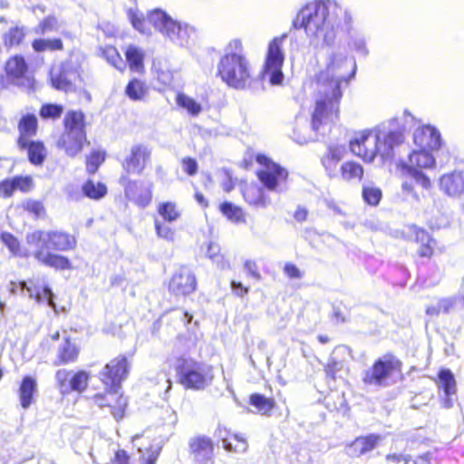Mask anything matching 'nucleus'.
<instances>
[{
	"mask_svg": "<svg viewBox=\"0 0 464 464\" xmlns=\"http://www.w3.org/2000/svg\"><path fill=\"white\" fill-rule=\"evenodd\" d=\"M189 454L197 464H207L213 458L214 445L207 436H196L188 441Z\"/></svg>",
	"mask_w": 464,
	"mask_h": 464,
	"instance_id": "obj_17",
	"label": "nucleus"
},
{
	"mask_svg": "<svg viewBox=\"0 0 464 464\" xmlns=\"http://www.w3.org/2000/svg\"><path fill=\"white\" fill-rule=\"evenodd\" d=\"M130 364L125 356H118L111 360L100 372V380L105 385L106 389L114 391V395L118 392L122 381L129 374Z\"/></svg>",
	"mask_w": 464,
	"mask_h": 464,
	"instance_id": "obj_12",
	"label": "nucleus"
},
{
	"mask_svg": "<svg viewBox=\"0 0 464 464\" xmlns=\"http://www.w3.org/2000/svg\"><path fill=\"white\" fill-rule=\"evenodd\" d=\"M64 132L61 135L57 145L64 149L70 157L76 156L82 149L86 140L84 130V115L81 111H69L64 117Z\"/></svg>",
	"mask_w": 464,
	"mask_h": 464,
	"instance_id": "obj_8",
	"label": "nucleus"
},
{
	"mask_svg": "<svg viewBox=\"0 0 464 464\" xmlns=\"http://www.w3.org/2000/svg\"><path fill=\"white\" fill-rule=\"evenodd\" d=\"M15 190L14 179H6L0 183V194L4 197H9Z\"/></svg>",
	"mask_w": 464,
	"mask_h": 464,
	"instance_id": "obj_62",
	"label": "nucleus"
},
{
	"mask_svg": "<svg viewBox=\"0 0 464 464\" xmlns=\"http://www.w3.org/2000/svg\"><path fill=\"white\" fill-rule=\"evenodd\" d=\"M107 390V394H96L93 397L95 404L99 407L109 406L111 408V414L119 420L124 417V411L127 406V400L119 392L114 395V391Z\"/></svg>",
	"mask_w": 464,
	"mask_h": 464,
	"instance_id": "obj_21",
	"label": "nucleus"
},
{
	"mask_svg": "<svg viewBox=\"0 0 464 464\" xmlns=\"http://www.w3.org/2000/svg\"><path fill=\"white\" fill-rule=\"evenodd\" d=\"M21 150H26L28 159L34 165H42L46 157V149L41 141L28 140L24 146H19Z\"/></svg>",
	"mask_w": 464,
	"mask_h": 464,
	"instance_id": "obj_28",
	"label": "nucleus"
},
{
	"mask_svg": "<svg viewBox=\"0 0 464 464\" xmlns=\"http://www.w3.org/2000/svg\"><path fill=\"white\" fill-rule=\"evenodd\" d=\"M439 386L443 389L447 396L456 392V381L450 370L444 369L439 372Z\"/></svg>",
	"mask_w": 464,
	"mask_h": 464,
	"instance_id": "obj_41",
	"label": "nucleus"
},
{
	"mask_svg": "<svg viewBox=\"0 0 464 464\" xmlns=\"http://www.w3.org/2000/svg\"><path fill=\"white\" fill-rule=\"evenodd\" d=\"M242 193L245 200L250 205L264 208L268 204L264 197L263 190L256 185H246Z\"/></svg>",
	"mask_w": 464,
	"mask_h": 464,
	"instance_id": "obj_33",
	"label": "nucleus"
},
{
	"mask_svg": "<svg viewBox=\"0 0 464 464\" xmlns=\"http://www.w3.org/2000/svg\"><path fill=\"white\" fill-rule=\"evenodd\" d=\"M5 72L13 81H17L16 83L21 84L19 81L24 78L27 72V64L22 56L16 55L6 62Z\"/></svg>",
	"mask_w": 464,
	"mask_h": 464,
	"instance_id": "obj_29",
	"label": "nucleus"
},
{
	"mask_svg": "<svg viewBox=\"0 0 464 464\" xmlns=\"http://www.w3.org/2000/svg\"><path fill=\"white\" fill-rule=\"evenodd\" d=\"M158 212L168 222L176 221L180 216L176 204L173 202L160 203L158 207Z\"/></svg>",
	"mask_w": 464,
	"mask_h": 464,
	"instance_id": "obj_43",
	"label": "nucleus"
},
{
	"mask_svg": "<svg viewBox=\"0 0 464 464\" xmlns=\"http://www.w3.org/2000/svg\"><path fill=\"white\" fill-rule=\"evenodd\" d=\"M346 149L343 145L333 144L327 149V152L321 159L322 164L328 171L329 175L334 172L337 164L344 157Z\"/></svg>",
	"mask_w": 464,
	"mask_h": 464,
	"instance_id": "obj_26",
	"label": "nucleus"
},
{
	"mask_svg": "<svg viewBox=\"0 0 464 464\" xmlns=\"http://www.w3.org/2000/svg\"><path fill=\"white\" fill-rule=\"evenodd\" d=\"M342 367V362L336 361L334 358H330L327 364L325 365L326 375L332 379H334L336 372H339Z\"/></svg>",
	"mask_w": 464,
	"mask_h": 464,
	"instance_id": "obj_58",
	"label": "nucleus"
},
{
	"mask_svg": "<svg viewBox=\"0 0 464 464\" xmlns=\"http://www.w3.org/2000/svg\"><path fill=\"white\" fill-rule=\"evenodd\" d=\"M440 189L450 198L464 197V170L443 174L439 180Z\"/></svg>",
	"mask_w": 464,
	"mask_h": 464,
	"instance_id": "obj_18",
	"label": "nucleus"
},
{
	"mask_svg": "<svg viewBox=\"0 0 464 464\" xmlns=\"http://www.w3.org/2000/svg\"><path fill=\"white\" fill-rule=\"evenodd\" d=\"M37 119L34 115H25L22 117L18 124L20 136L18 146H24L25 141L36 133Z\"/></svg>",
	"mask_w": 464,
	"mask_h": 464,
	"instance_id": "obj_27",
	"label": "nucleus"
},
{
	"mask_svg": "<svg viewBox=\"0 0 464 464\" xmlns=\"http://www.w3.org/2000/svg\"><path fill=\"white\" fill-rule=\"evenodd\" d=\"M219 246L214 243H210L208 247L207 255L208 256L216 262L220 269L225 270L229 268L228 262L225 261L223 256L219 255Z\"/></svg>",
	"mask_w": 464,
	"mask_h": 464,
	"instance_id": "obj_50",
	"label": "nucleus"
},
{
	"mask_svg": "<svg viewBox=\"0 0 464 464\" xmlns=\"http://www.w3.org/2000/svg\"><path fill=\"white\" fill-rule=\"evenodd\" d=\"M33 49L37 53L45 51L63 50V42L59 38L54 39H35L32 44Z\"/></svg>",
	"mask_w": 464,
	"mask_h": 464,
	"instance_id": "obj_39",
	"label": "nucleus"
},
{
	"mask_svg": "<svg viewBox=\"0 0 464 464\" xmlns=\"http://www.w3.org/2000/svg\"><path fill=\"white\" fill-rule=\"evenodd\" d=\"M435 165L434 157L424 150L413 151L407 161L400 164L402 174L415 179L422 188L428 189L431 187L430 179L422 172V169H431Z\"/></svg>",
	"mask_w": 464,
	"mask_h": 464,
	"instance_id": "obj_9",
	"label": "nucleus"
},
{
	"mask_svg": "<svg viewBox=\"0 0 464 464\" xmlns=\"http://www.w3.org/2000/svg\"><path fill=\"white\" fill-rule=\"evenodd\" d=\"M79 351L75 344L72 343L70 341L65 340L63 346L58 351V360L59 362H55V364L60 363H69L74 362L78 356Z\"/></svg>",
	"mask_w": 464,
	"mask_h": 464,
	"instance_id": "obj_38",
	"label": "nucleus"
},
{
	"mask_svg": "<svg viewBox=\"0 0 464 464\" xmlns=\"http://www.w3.org/2000/svg\"><path fill=\"white\" fill-rule=\"evenodd\" d=\"M285 274L292 279H297L302 277V273L299 268L293 264H286L284 267Z\"/></svg>",
	"mask_w": 464,
	"mask_h": 464,
	"instance_id": "obj_63",
	"label": "nucleus"
},
{
	"mask_svg": "<svg viewBox=\"0 0 464 464\" xmlns=\"http://www.w3.org/2000/svg\"><path fill=\"white\" fill-rule=\"evenodd\" d=\"M175 369L179 383L186 389L204 390L214 379L211 366L191 359H179Z\"/></svg>",
	"mask_w": 464,
	"mask_h": 464,
	"instance_id": "obj_7",
	"label": "nucleus"
},
{
	"mask_svg": "<svg viewBox=\"0 0 464 464\" xmlns=\"http://www.w3.org/2000/svg\"><path fill=\"white\" fill-rule=\"evenodd\" d=\"M24 291L27 292L29 297H34L37 303H46L50 307L55 308L53 294L50 287L44 286L41 292L40 288L28 286L24 281L10 283L11 294L15 295L18 292L23 294Z\"/></svg>",
	"mask_w": 464,
	"mask_h": 464,
	"instance_id": "obj_20",
	"label": "nucleus"
},
{
	"mask_svg": "<svg viewBox=\"0 0 464 464\" xmlns=\"http://www.w3.org/2000/svg\"><path fill=\"white\" fill-rule=\"evenodd\" d=\"M147 20L175 45L188 47L196 36V30L193 26L172 18L162 9L150 11Z\"/></svg>",
	"mask_w": 464,
	"mask_h": 464,
	"instance_id": "obj_6",
	"label": "nucleus"
},
{
	"mask_svg": "<svg viewBox=\"0 0 464 464\" xmlns=\"http://www.w3.org/2000/svg\"><path fill=\"white\" fill-rule=\"evenodd\" d=\"M123 181L125 182V194L130 200L140 208H146L150 204L152 200L151 185L146 188H141L138 192L139 183L137 181H130L122 178L121 182Z\"/></svg>",
	"mask_w": 464,
	"mask_h": 464,
	"instance_id": "obj_22",
	"label": "nucleus"
},
{
	"mask_svg": "<svg viewBox=\"0 0 464 464\" xmlns=\"http://www.w3.org/2000/svg\"><path fill=\"white\" fill-rule=\"evenodd\" d=\"M380 440V437L371 434L355 439L348 447L347 453L351 457H360L372 450Z\"/></svg>",
	"mask_w": 464,
	"mask_h": 464,
	"instance_id": "obj_23",
	"label": "nucleus"
},
{
	"mask_svg": "<svg viewBox=\"0 0 464 464\" xmlns=\"http://www.w3.org/2000/svg\"><path fill=\"white\" fill-rule=\"evenodd\" d=\"M413 140L416 146L424 150H438L441 145L440 134L432 126H421L415 130Z\"/></svg>",
	"mask_w": 464,
	"mask_h": 464,
	"instance_id": "obj_19",
	"label": "nucleus"
},
{
	"mask_svg": "<svg viewBox=\"0 0 464 464\" xmlns=\"http://www.w3.org/2000/svg\"><path fill=\"white\" fill-rule=\"evenodd\" d=\"M249 403L255 408L252 412L261 415H270L275 407L274 399L266 398L259 393L252 394L249 398Z\"/></svg>",
	"mask_w": 464,
	"mask_h": 464,
	"instance_id": "obj_31",
	"label": "nucleus"
},
{
	"mask_svg": "<svg viewBox=\"0 0 464 464\" xmlns=\"http://www.w3.org/2000/svg\"><path fill=\"white\" fill-rule=\"evenodd\" d=\"M76 78L75 72H68L64 67L51 71L52 85L61 91L69 92L72 89V81Z\"/></svg>",
	"mask_w": 464,
	"mask_h": 464,
	"instance_id": "obj_25",
	"label": "nucleus"
},
{
	"mask_svg": "<svg viewBox=\"0 0 464 464\" xmlns=\"http://www.w3.org/2000/svg\"><path fill=\"white\" fill-rule=\"evenodd\" d=\"M151 150L148 146L136 144L131 146L122 167L128 173L140 174L150 160Z\"/></svg>",
	"mask_w": 464,
	"mask_h": 464,
	"instance_id": "obj_16",
	"label": "nucleus"
},
{
	"mask_svg": "<svg viewBox=\"0 0 464 464\" xmlns=\"http://www.w3.org/2000/svg\"><path fill=\"white\" fill-rule=\"evenodd\" d=\"M24 208L34 213L36 217H40L44 214V209L41 202L36 200H28L24 204Z\"/></svg>",
	"mask_w": 464,
	"mask_h": 464,
	"instance_id": "obj_61",
	"label": "nucleus"
},
{
	"mask_svg": "<svg viewBox=\"0 0 464 464\" xmlns=\"http://www.w3.org/2000/svg\"><path fill=\"white\" fill-rule=\"evenodd\" d=\"M196 276L187 266L177 269L169 283V290L175 296L190 295L196 290Z\"/></svg>",
	"mask_w": 464,
	"mask_h": 464,
	"instance_id": "obj_15",
	"label": "nucleus"
},
{
	"mask_svg": "<svg viewBox=\"0 0 464 464\" xmlns=\"http://www.w3.org/2000/svg\"><path fill=\"white\" fill-rule=\"evenodd\" d=\"M37 382L33 376H24L21 382L18 395L22 408L28 409L34 401L37 392Z\"/></svg>",
	"mask_w": 464,
	"mask_h": 464,
	"instance_id": "obj_24",
	"label": "nucleus"
},
{
	"mask_svg": "<svg viewBox=\"0 0 464 464\" xmlns=\"http://www.w3.org/2000/svg\"><path fill=\"white\" fill-rule=\"evenodd\" d=\"M236 444L234 445L228 439H223V447L229 452H245L247 450L246 440L241 436L235 434L233 436Z\"/></svg>",
	"mask_w": 464,
	"mask_h": 464,
	"instance_id": "obj_47",
	"label": "nucleus"
},
{
	"mask_svg": "<svg viewBox=\"0 0 464 464\" xmlns=\"http://www.w3.org/2000/svg\"><path fill=\"white\" fill-rule=\"evenodd\" d=\"M90 375L85 371L72 373L71 371L61 369L56 372L55 380L60 392L63 395L72 391L82 392L88 385Z\"/></svg>",
	"mask_w": 464,
	"mask_h": 464,
	"instance_id": "obj_14",
	"label": "nucleus"
},
{
	"mask_svg": "<svg viewBox=\"0 0 464 464\" xmlns=\"http://www.w3.org/2000/svg\"><path fill=\"white\" fill-rule=\"evenodd\" d=\"M387 464H410L411 457L407 454H389L386 457Z\"/></svg>",
	"mask_w": 464,
	"mask_h": 464,
	"instance_id": "obj_59",
	"label": "nucleus"
},
{
	"mask_svg": "<svg viewBox=\"0 0 464 464\" xmlns=\"http://www.w3.org/2000/svg\"><path fill=\"white\" fill-rule=\"evenodd\" d=\"M400 364L392 355H384L376 360L373 365L363 372L362 382L373 387L386 386L388 380L400 368Z\"/></svg>",
	"mask_w": 464,
	"mask_h": 464,
	"instance_id": "obj_11",
	"label": "nucleus"
},
{
	"mask_svg": "<svg viewBox=\"0 0 464 464\" xmlns=\"http://www.w3.org/2000/svg\"><path fill=\"white\" fill-rule=\"evenodd\" d=\"M401 191L406 200H412L416 202L420 200L419 195L415 192L411 183L407 181L403 182L401 185Z\"/></svg>",
	"mask_w": 464,
	"mask_h": 464,
	"instance_id": "obj_56",
	"label": "nucleus"
},
{
	"mask_svg": "<svg viewBox=\"0 0 464 464\" xmlns=\"http://www.w3.org/2000/svg\"><path fill=\"white\" fill-rule=\"evenodd\" d=\"M221 213L233 223H244L245 213L243 209L231 202H224L219 206Z\"/></svg>",
	"mask_w": 464,
	"mask_h": 464,
	"instance_id": "obj_37",
	"label": "nucleus"
},
{
	"mask_svg": "<svg viewBox=\"0 0 464 464\" xmlns=\"http://www.w3.org/2000/svg\"><path fill=\"white\" fill-rule=\"evenodd\" d=\"M342 22L349 25L352 15L337 1L314 0L299 10L293 24L295 29L304 30L311 44L332 45Z\"/></svg>",
	"mask_w": 464,
	"mask_h": 464,
	"instance_id": "obj_2",
	"label": "nucleus"
},
{
	"mask_svg": "<svg viewBox=\"0 0 464 464\" xmlns=\"http://www.w3.org/2000/svg\"><path fill=\"white\" fill-rule=\"evenodd\" d=\"M256 161L264 166L263 169L257 172L262 184L269 190L277 191L285 181L287 171L265 155H257Z\"/></svg>",
	"mask_w": 464,
	"mask_h": 464,
	"instance_id": "obj_13",
	"label": "nucleus"
},
{
	"mask_svg": "<svg viewBox=\"0 0 464 464\" xmlns=\"http://www.w3.org/2000/svg\"><path fill=\"white\" fill-rule=\"evenodd\" d=\"M2 242L8 247V249L14 256H26L27 254L23 252L18 240L10 233H2L1 236Z\"/></svg>",
	"mask_w": 464,
	"mask_h": 464,
	"instance_id": "obj_46",
	"label": "nucleus"
},
{
	"mask_svg": "<svg viewBox=\"0 0 464 464\" xmlns=\"http://www.w3.org/2000/svg\"><path fill=\"white\" fill-rule=\"evenodd\" d=\"M356 69L355 60L345 53L332 51L327 54L324 66L311 80L314 102L311 126L315 134L296 138L298 143L314 140L317 133L324 135L330 125L339 119L343 89L355 76Z\"/></svg>",
	"mask_w": 464,
	"mask_h": 464,
	"instance_id": "obj_1",
	"label": "nucleus"
},
{
	"mask_svg": "<svg viewBox=\"0 0 464 464\" xmlns=\"http://www.w3.org/2000/svg\"><path fill=\"white\" fill-rule=\"evenodd\" d=\"M218 72L222 81L229 87L243 90L251 83L250 64L244 55L241 43H231L226 53L220 58Z\"/></svg>",
	"mask_w": 464,
	"mask_h": 464,
	"instance_id": "obj_5",
	"label": "nucleus"
},
{
	"mask_svg": "<svg viewBox=\"0 0 464 464\" xmlns=\"http://www.w3.org/2000/svg\"><path fill=\"white\" fill-rule=\"evenodd\" d=\"M348 45L351 49L356 51L362 55H366L368 53L365 38L360 34H352L350 36Z\"/></svg>",
	"mask_w": 464,
	"mask_h": 464,
	"instance_id": "obj_51",
	"label": "nucleus"
},
{
	"mask_svg": "<svg viewBox=\"0 0 464 464\" xmlns=\"http://www.w3.org/2000/svg\"><path fill=\"white\" fill-rule=\"evenodd\" d=\"M363 175V168L358 162L350 160L341 166V177L343 179L350 181L353 179L360 180Z\"/></svg>",
	"mask_w": 464,
	"mask_h": 464,
	"instance_id": "obj_36",
	"label": "nucleus"
},
{
	"mask_svg": "<svg viewBox=\"0 0 464 464\" xmlns=\"http://www.w3.org/2000/svg\"><path fill=\"white\" fill-rule=\"evenodd\" d=\"M362 198L371 206H377L382 197V190L374 185H366L362 188Z\"/></svg>",
	"mask_w": 464,
	"mask_h": 464,
	"instance_id": "obj_44",
	"label": "nucleus"
},
{
	"mask_svg": "<svg viewBox=\"0 0 464 464\" xmlns=\"http://www.w3.org/2000/svg\"><path fill=\"white\" fill-rule=\"evenodd\" d=\"M146 92L144 83L137 79L131 80L125 90L127 96L134 101L141 100L145 96Z\"/></svg>",
	"mask_w": 464,
	"mask_h": 464,
	"instance_id": "obj_42",
	"label": "nucleus"
},
{
	"mask_svg": "<svg viewBox=\"0 0 464 464\" xmlns=\"http://www.w3.org/2000/svg\"><path fill=\"white\" fill-rule=\"evenodd\" d=\"M244 270L256 280L261 279L258 266L254 260H246L244 263Z\"/></svg>",
	"mask_w": 464,
	"mask_h": 464,
	"instance_id": "obj_60",
	"label": "nucleus"
},
{
	"mask_svg": "<svg viewBox=\"0 0 464 464\" xmlns=\"http://www.w3.org/2000/svg\"><path fill=\"white\" fill-rule=\"evenodd\" d=\"M176 103L191 117H198L203 111L200 102L184 92H179L177 94Z\"/></svg>",
	"mask_w": 464,
	"mask_h": 464,
	"instance_id": "obj_30",
	"label": "nucleus"
},
{
	"mask_svg": "<svg viewBox=\"0 0 464 464\" xmlns=\"http://www.w3.org/2000/svg\"><path fill=\"white\" fill-rule=\"evenodd\" d=\"M26 243L36 247L34 256L41 264L56 270L72 269V264L67 257L50 251H68L74 248L76 239L70 234L59 230H35L26 235Z\"/></svg>",
	"mask_w": 464,
	"mask_h": 464,
	"instance_id": "obj_4",
	"label": "nucleus"
},
{
	"mask_svg": "<svg viewBox=\"0 0 464 464\" xmlns=\"http://www.w3.org/2000/svg\"><path fill=\"white\" fill-rule=\"evenodd\" d=\"M63 108L57 104L44 105L40 111V115L44 119H57L63 113Z\"/></svg>",
	"mask_w": 464,
	"mask_h": 464,
	"instance_id": "obj_53",
	"label": "nucleus"
},
{
	"mask_svg": "<svg viewBox=\"0 0 464 464\" xmlns=\"http://www.w3.org/2000/svg\"><path fill=\"white\" fill-rule=\"evenodd\" d=\"M184 170L190 176L196 174L198 169V164L195 160L191 158H186L182 160Z\"/></svg>",
	"mask_w": 464,
	"mask_h": 464,
	"instance_id": "obj_64",
	"label": "nucleus"
},
{
	"mask_svg": "<svg viewBox=\"0 0 464 464\" xmlns=\"http://www.w3.org/2000/svg\"><path fill=\"white\" fill-rule=\"evenodd\" d=\"M403 141L401 131L377 127L357 132L350 140V150L365 162L371 163L376 157L386 162L393 158L394 149Z\"/></svg>",
	"mask_w": 464,
	"mask_h": 464,
	"instance_id": "obj_3",
	"label": "nucleus"
},
{
	"mask_svg": "<svg viewBox=\"0 0 464 464\" xmlns=\"http://www.w3.org/2000/svg\"><path fill=\"white\" fill-rule=\"evenodd\" d=\"M102 55L110 64L122 71L125 67L124 62L113 46H106L102 49Z\"/></svg>",
	"mask_w": 464,
	"mask_h": 464,
	"instance_id": "obj_45",
	"label": "nucleus"
},
{
	"mask_svg": "<svg viewBox=\"0 0 464 464\" xmlns=\"http://www.w3.org/2000/svg\"><path fill=\"white\" fill-rule=\"evenodd\" d=\"M286 39V34L275 37L268 44L264 76L268 78L273 85L281 84L284 80L282 66L285 56L283 53V44Z\"/></svg>",
	"mask_w": 464,
	"mask_h": 464,
	"instance_id": "obj_10",
	"label": "nucleus"
},
{
	"mask_svg": "<svg viewBox=\"0 0 464 464\" xmlns=\"http://www.w3.org/2000/svg\"><path fill=\"white\" fill-rule=\"evenodd\" d=\"M155 228L159 237L166 239L168 241H173L175 233L173 229L166 224H162L158 220H155Z\"/></svg>",
	"mask_w": 464,
	"mask_h": 464,
	"instance_id": "obj_54",
	"label": "nucleus"
},
{
	"mask_svg": "<svg viewBox=\"0 0 464 464\" xmlns=\"http://www.w3.org/2000/svg\"><path fill=\"white\" fill-rule=\"evenodd\" d=\"M458 299L455 297L443 298L438 301L435 305H430L426 309V313L430 316H438L440 314H448L454 310L457 305Z\"/></svg>",
	"mask_w": 464,
	"mask_h": 464,
	"instance_id": "obj_35",
	"label": "nucleus"
},
{
	"mask_svg": "<svg viewBox=\"0 0 464 464\" xmlns=\"http://www.w3.org/2000/svg\"><path fill=\"white\" fill-rule=\"evenodd\" d=\"M105 154L102 151H92L86 160L87 171L93 174L97 171L99 166L104 161Z\"/></svg>",
	"mask_w": 464,
	"mask_h": 464,
	"instance_id": "obj_49",
	"label": "nucleus"
},
{
	"mask_svg": "<svg viewBox=\"0 0 464 464\" xmlns=\"http://www.w3.org/2000/svg\"><path fill=\"white\" fill-rule=\"evenodd\" d=\"M14 182L15 189L21 191H29L33 186V179L30 177H15Z\"/></svg>",
	"mask_w": 464,
	"mask_h": 464,
	"instance_id": "obj_57",
	"label": "nucleus"
},
{
	"mask_svg": "<svg viewBox=\"0 0 464 464\" xmlns=\"http://www.w3.org/2000/svg\"><path fill=\"white\" fill-rule=\"evenodd\" d=\"M416 240L420 244L419 254L421 256L430 257L433 253L435 241L430 238L429 234L419 227H414Z\"/></svg>",
	"mask_w": 464,
	"mask_h": 464,
	"instance_id": "obj_34",
	"label": "nucleus"
},
{
	"mask_svg": "<svg viewBox=\"0 0 464 464\" xmlns=\"http://www.w3.org/2000/svg\"><path fill=\"white\" fill-rule=\"evenodd\" d=\"M24 37V30L20 27H13L4 36L5 44L7 46L18 45Z\"/></svg>",
	"mask_w": 464,
	"mask_h": 464,
	"instance_id": "obj_48",
	"label": "nucleus"
},
{
	"mask_svg": "<svg viewBox=\"0 0 464 464\" xmlns=\"http://www.w3.org/2000/svg\"><path fill=\"white\" fill-rule=\"evenodd\" d=\"M125 56L131 71L140 72L143 70L145 53L141 48L129 45L125 51Z\"/></svg>",
	"mask_w": 464,
	"mask_h": 464,
	"instance_id": "obj_32",
	"label": "nucleus"
},
{
	"mask_svg": "<svg viewBox=\"0 0 464 464\" xmlns=\"http://www.w3.org/2000/svg\"><path fill=\"white\" fill-rule=\"evenodd\" d=\"M83 194L92 199H100L107 193V188L101 182L87 180L82 186Z\"/></svg>",
	"mask_w": 464,
	"mask_h": 464,
	"instance_id": "obj_40",
	"label": "nucleus"
},
{
	"mask_svg": "<svg viewBox=\"0 0 464 464\" xmlns=\"http://www.w3.org/2000/svg\"><path fill=\"white\" fill-rule=\"evenodd\" d=\"M59 29L58 21L54 16H47L38 25L37 34H44L50 32H55Z\"/></svg>",
	"mask_w": 464,
	"mask_h": 464,
	"instance_id": "obj_52",
	"label": "nucleus"
},
{
	"mask_svg": "<svg viewBox=\"0 0 464 464\" xmlns=\"http://www.w3.org/2000/svg\"><path fill=\"white\" fill-rule=\"evenodd\" d=\"M129 17L131 21L133 27L142 34H147L146 20L141 14L133 11L129 12Z\"/></svg>",
	"mask_w": 464,
	"mask_h": 464,
	"instance_id": "obj_55",
	"label": "nucleus"
}]
</instances>
